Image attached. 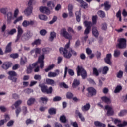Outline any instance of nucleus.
Instances as JSON below:
<instances>
[{
	"mask_svg": "<svg viewBox=\"0 0 127 127\" xmlns=\"http://www.w3.org/2000/svg\"><path fill=\"white\" fill-rule=\"evenodd\" d=\"M46 82L47 85H51V86H53L54 85L55 81L53 80V79H51L50 78H47L46 79Z\"/></svg>",
	"mask_w": 127,
	"mask_h": 127,
	"instance_id": "nucleus-24",
	"label": "nucleus"
},
{
	"mask_svg": "<svg viewBox=\"0 0 127 127\" xmlns=\"http://www.w3.org/2000/svg\"><path fill=\"white\" fill-rule=\"evenodd\" d=\"M21 104H22V101L19 100L15 102V103L14 104V106H15V108H16V109H17V108H18V106H20Z\"/></svg>",
	"mask_w": 127,
	"mask_h": 127,
	"instance_id": "nucleus-37",
	"label": "nucleus"
},
{
	"mask_svg": "<svg viewBox=\"0 0 127 127\" xmlns=\"http://www.w3.org/2000/svg\"><path fill=\"white\" fill-rule=\"evenodd\" d=\"M21 112V108L20 107H17L16 109L15 113L16 117H18V115Z\"/></svg>",
	"mask_w": 127,
	"mask_h": 127,
	"instance_id": "nucleus-46",
	"label": "nucleus"
},
{
	"mask_svg": "<svg viewBox=\"0 0 127 127\" xmlns=\"http://www.w3.org/2000/svg\"><path fill=\"white\" fill-rule=\"evenodd\" d=\"M55 127H63L62 125L59 123L56 122L55 123Z\"/></svg>",
	"mask_w": 127,
	"mask_h": 127,
	"instance_id": "nucleus-64",
	"label": "nucleus"
},
{
	"mask_svg": "<svg viewBox=\"0 0 127 127\" xmlns=\"http://www.w3.org/2000/svg\"><path fill=\"white\" fill-rule=\"evenodd\" d=\"M34 79L37 81H40L41 80V75L39 74H35L34 75Z\"/></svg>",
	"mask_w": 127,
	"mask_h": 127,
	"instance_id": "nucleus-48",
	"label": "nucleus"
},
{
	"mask_svg": "<svg viewBox=\"0 0 127 127\" xmlns=\"http://www.w3.org/2000/svg\"><path fill=\"white\" fill-rule=\"evenodd\" d=\"M40 88L42 93H46L47 90V86L46 85H41Z\"/></svg>",
	"mask_w": 127,
	"mask_h": 127,
	"instance_id": "nucleus-42",
	"label": "nucleus"
},
{
	"mask_svg": "<svg viewBox=\"0 0 127 127\" xmlns=\"http://www.w3.org/2000/svg\"><path fill=\"white\" fill-rule=\"evenodd\" d=\"M111 59H112V54H107L106 57L104 58V61L105 63L108 64V65H112V62H111Z\"/></svg>",
	"mask_w": 127,
	"mask_h": 127,
	"instance_id": "nucleus-13",
	"label": "nucleus"
},
{
	"mask_svg": "<svg viewBox=\"0 0 127 127\" xmlns=\"http://www.w3.org/2000/svg\"><path fill=\"white\" fill-rule=\"evenodd\" d=\"M12 66V63L11 62H5L3 63L1 68L3 70H8Z\"/></svg>",
	"mask_w": 127,
	"mask_h": 127,
	"instance_id": "nucleus-8",
	"label": "nucleus"
},
{
	"mask_svg": "<svg viewBox=\"0 0 127 127\" xmlns=\"http://www.w3.org/2000/svg\"><path fill=\"white\" fill-rule=\"evenodd\" d=\"M32 69H33V68L31 66V64H30L27 69V74H30L31 73H32Z\"/></svg>",
	"mask_w": 127,
	"mask_h": 127,
	"instance_id": "nucleus-43",
	"label": "nucleus"
},
{
	"mask_svg": "<svg viewBox=\"0 0 127 127\" xmlns=\"http://www.w3.org/2000/svg\"><path fill=\"white\" fill-rule=\"evenodd\" d=\"M98 14L100 17H102V18H104V17H105V12L103 11H99L98 12Z\"/></svg>",
	"mask_w": 127,
	"mask_h": 127,
	"instance_id": "nucleus-50",
	"label": "nucleus"
},
{
	"mask_svg": "<svg viewBox=\"0 0 127 127\" xmlns=\"http://www.w3.org/2000/svg\"><path fill=\"white\" fill-rule=\"evenodd\" d=\"M105 110H107V116H113L114 115V110L113 108L109 105H106L105 107Z\"/></svg>",
	"mask_w": 127,
	"mask_h": 127,
	"instance_id": "nucleus-12",
	"label": "nucleus"
},
{
	"mask_svg": "<svg viewBox=\"0 0 127 127\" xmlns=\"http://www.w3.org/2000/svg\"><path fill=\"white\" fill-rule=\"evenodd\" d=\"M80 4H81V7H83V8L86 9L88 6V4L87 3L84 2V0H81L80 2Z\"/></svg>",
	"mask_w": 127,
	"mask_h": 127,
	"instance_id": "nucleus-31",
	"label": "nucleus"
},
{
	"mask_svg": "<svg viewBox=\"0 0 127 127\" xmlns=\"http://www.w3.org/2000/svg\"><path fill=\"white\" fill-rule=\"evenodd\" d=\"M102 101L105 103V104H111V99L110 98L106 97L103 96L101 98Z\"/></svg>",
	"mask_w": 127,
	"mask_h": 127,
	"instance_id": "nucleus-19",
	"label": "nucleus"
},
{
	"mask_svg": "<svg viewBox=\"0 0 127 127\" xmlns=\"http://www.w3.org/2000/svg\"><path fill=\"white\" fill-rule=\"evenodd\" d=\"M102 30H107V23H104L102 25Z\"/></svg>",
	"mask_w": 127,
	"mask_h": 127,
	"instance_id": "nucleus-63",
	"label": "nucleus"
},
{
	"mask_svg": "<svg viewBox=\"0 0 127 127\" xmlns=\"http://www.w3.org/2000/svg\"><path fill=\"white\" fill-rule=\"evenodd\" d=\"M75 115L76 117H78V118H79L81 122H85V117H84L83 114L80 112L78 110H76L75 111Z\"/></svg>",
	"mask_w": 127,
	"mask_h": 127,
	"instance_id": "nucleus-15",
	"label": "nucleus"
},
{
	"mask_svg": "<svg viewBox=\"0 0 127 127\" xmlns=\"http://www.w3.org/2000/svg\"><path fill=\"white\" fill-rule=\"evenodd\" d=\"M77 76H81L83 80H85L86 78L87 77V71L84 69V67L82 66H79L78 65L77 66Z\"/></svg>",
	"mask_w": 127,
	"mask_h": 127,
	"instance_id": "nucleus-3",
	"label": "nucleus"
},
{
	"mask_svg": "<svg viewBox=\"0 0 127 127\" xmlns=\"http://www.w3.org/2000/svg\"><path fill=\"white\" fill-rule=\"evenodd\" d=\"M90 108H91V105H90V103H87L85 105L81 107V110L82 112H87V111L90 110Z\"/></svg>",
	"mask_w": 127,
	"mask_h": 127,
	"instance_id": "nucleus-17",
	"label": "nucleus"
},
{
	"mask_svg": "<svg viewBox=\"0 0 127 127\" xmlns=\"http://www.w3.org/2000/svg\"><path fill=\"white\" fill-rule=\"evenodd\" d=\"M48 113L49 115H56V109L54 108H51L48 110Z\"/></svg>",
	"mask_w": 127,
	"mask_h": 127,
	"instance_id": "nucleus-27",
	"label": "nucleus"
},
{
	"mask_svg": "<svg viewBox=\"0 0 127 127\" xmlns=\"http://www.w3.org/2000/svg\"><path fill=\"white\" fill-rule=\"evenodd\" d=\"M59 86H60V87H64L65 89H68V88H69L67 84L64 82L60 83Z\"/></svg>",
	"mask_w": 127,
	"mask_h": 127,
	"instance_id": "nucleus-53",
	"label": "nucleus"
},
{
	"mask_svg": "<svg viewBox=\"0 0 127 127\" xmlns=\"http://www.w3.org/2000/svg\"><path fill=\"white\" fill-rule=\"evenodd\" d=\"M30 37V32L25 33L23 32H18L16 38L15 40V43L17 42H20V40H27L29 39Z\"/></svg>",
	"mask_w": 127,
	"mask_h": 127,
	"instance_id": "nucleus-2",
	"label": "nucleus"
},
{
	"mask_svg": "<svg viewBox=\"0 0 127 127\" xmlns=\"http://www.w3.org/2000/svg\"><path fill=\"white\" fill-rule=\"evenodd\" d=\"M84 24H85V27H86L84 32H89L91 30V26L92 25V22L85 21L84 22Z\"/></svg>",
	"mask_w": 127,
	"mask_h": 127,
	"instance_id": "nucleus-11",
	"label": "nucleus"
},
{
	"mask_svg": "<svg viewBox=\"0 0 127 127\" xmlns=\"http://www.w3.org/2000/svg\"><path fill=\"white\" fill-rule=\"evenodd\" d=\"M117 45L120 49H124L127 47V40L123 38L119 39Z\"/></svg>",
	"mask_w": 127,
	"mask_h": 127,
	"instance_id": "nucleus-5",
	"label": "nucleus"
},
{
	"mask_svg": "<svg viewBox=\"0 0 127 127\" xmlns=\"http://www.w3.org/2000/svg\"><path fill=\"white\" fill-rule=\"evenodd\" d=\"M127 110H123L120 112V113L118 114V116L119 117H123V116L127 115Z\"/></svg>",
	"mask_w": 127,
	"mask_h": 127,
	"instance_id": "nucleus-33",
	"label": "nucleus"
},
{
	"mask_svg": "<svg viewBox=\"0 0 127 127\" xmlns=\"http://www.w3.org/2000/svg\"><path fill=\"white\" fill-rule=\"evenodd\" d=\"M47 5L49 9H52V8H53V7H54V6H55V5H54V3H53L51 1H49L47 3Z\"/></svg>",
	"mask_w": 127,
	"mask_h": 127,
	"instance_id": "nucleus-32",
	"label": "nucleus"
},
{
	"mask_svg": "<svg viewBox=\"0 0 127 127\" xmlns=\"http://www.w3.org/2000/svg\"><path fill=\"white\" fill-rule=\"evenodd\" d=\"M61 35L64 36L66 39L69 40V42L65 45L64 48L60 47L59 48V51L61 54H63V56L67 59H70V58L72 57V54L74 56H77V52L73 50V49H71L70 51H68V49L70 48V45L71 44L70 40L72 39V35L68 32H61Z\"/></svg>",
	"mask_w": 127,
	"mask_h": 127,
	"instance_id": "nucleus-1",
	"label": "nucleus"
},
{
	"mask_svg": "<svg viewBox=\"0 0 127 127\" xmlns=\"http://www.w3.org/2000/svg\"><path fill=\"white\" fill-rule=\"evenodd\" d=\"M98 19V16H92V24L95 25L97 23V19Z\"/></svg>",
	"mask_w": 127,
	"mask_h": 127,
	"instance_id": "nucleus-44",
	"label": "nucleus"
},
{
	"mask_svg": "<svg viewBox=\"0 0 127 127\" xmlns=\"http://www.w3.org/2000/svg\"><path fill=\"white\" fill-rule=\"evenodd\" d=\"M40 11L42 13H46V14H50V11L49 9L47 7L41 6L40 7Z\"/></svg>",
	"mask_w": 127,
	"mask_h": 127,
	"instance_id": "nucleus-14",
	"label": "nucleus"
},
{
	"mask_svg": "<svg viewBox=\"0 0 127 127\" xmlns=\"http://www.w3.org/2000/svg\"><path fill=\"white\" fill-rule=\"evenodd\" d=\"M54 64L49 65L47 68L45 69V72H46V73H47V72H49L50 70H52V69L54 68Z\"/></svg>",
	"mask_w": 127,
	"mask_h": 127,
	"instance_id": "nucleus-40",
	"label": "nucleus"
},
{
	"mask_svg": "<svg viewBox=\"0 0 127 127\" xmlns=\"http://www.w3.org/2000/svg\"><path fill=\"white\" fill-rule=\"evenodd\" d=\"M35 102V98H30L27 102V104L28 105V106H31L32 105H33V104H34V103Z\"/></svg>",
	"mask_w": 127,
	"mask_h": 127,
	"instance_id": "nucleus-21",
	"label": "nucleus"
},
{
	"mask_svg": "<svg viewBox=\"0 0 127 127\" xmlns=\"http://www.w3.org/2000/svg\"><path fill=\"white\" fill-rule=\"evenodd\" d=\"M52 87H50L49 89L47 88V91H46V94H51L52 93Z\"/></svg>",
	"mask_w": 127,
	"mask_h": 127,
	"instance_id": "nucleus-61",
	"label": "nucleus"
},
{
	"mask_svg": "<svg viewBox=\"0 0 127 127\" xmlns=\"http://www.w3.org/2000/svg\"><path fill=\"white\" fill-rule=\"evenodd\" d=\"M41 44V40L38 39L35 40L32 43V45L34 46V45H40Z\"/></svg>",
	"mask_w": 127,
	"mask_h": 127,
	"instance_id": "nucleus-36",
	"label": "nucleus"
},
{
	"mask_svg": "<svg viewBox=\"0 0 127 127\" xmlns=\"http://www.w3.org/2000/svg\"><path fill=\"white\" fill-rule=\"evenodd\" d=\"M56 37V33L51 32L50 37L49 38V41H52Z\"/></svg>",
	"mask_w": 127,
	"mask_h": 127,
	"instance_id": "nucleus-28",
	"label": "nucleus"
},
{
	"mask_svg": "<svg viewBox=\"0 0 127 127\" xmlns=\"http://www.w3.org/2000/svg\"><path fill=\"white\" fill-rule=\"evenodd\" d=\"M35 52L36 56H37V54H40L41 52V49L38 48H37L35 49Z\"/></svg>",
	"mask_w": 127,
	"mask_h": 127,
	"instance_id": "nucleus-58",
	"label": "nucleus"
},
{
	"mask_svg": "<svg viewBox=\"0 0 127 127\" xmlns=\"http://www.w3.org/2000/svg\"><path fill=\"white\" fill-rule=\"evenodd\" d=\"M127 126V122L124 121L122 124H119L117 126L119 127H124Z\"/></svg>",
	"mask_w": 127,
	"mask_h": 127,
	"instance_id": "nucleus-47",
	"label": "nucleus"
},
{
	"mask_svg": "<svg viewBox=\"0 0 127 127\" xmlns=\"http://www.w3.org/2000/svg\"><path fill=\"white\" fill-rule=\"evenodd\" d=\"M68 72L69 75L70 76H74L75 75V72H74V70L71 69H69L68 70V67H65L64 69V78L65 79L66 78V76H67V74Z\"/></svg>",
	"mask_w": 127,
	"mask_h": 127,
	"instance_id": "nucleus-10",
	"label": "nucleus"
},
{
	"mask_svg": "<svg viewBox=\"0 0 127 127\" xmlns=\"http://www.w3.org/2000/svg\"><path fill=\"white\" fill-rule=\"evenodd\" d=\"M12 42H9L6 47V49L5 51V53H9V52H11V44Z\"/></svg>",
	"mask_w": 127,
	"mask_h": 127,
	"instance_id": "nucleus-18",
	"label": "nucleus"
},
{
	"mask_svg": "<svg viewBox=\"0 0 127 127\" xmlns=\"http://www.w3.org/2000/svg\"><path fill=\"white\" fill-rule=\"evenodd\" d=\"M8 74L9 75L8 79L11 80L14 83H16L17 81V78L14 77L17 76V74L14 71H9L8 72Z\"/></svg>",
	"mask_w": 127,
	"mask_h": 127,
	"instance_id": "nucleus-6",
	"label": "nucleus"
},
{
	"mask_svg": "<svg viewBox=\"0 0 127 127\" xmlns=\"http://www.w3.org/2000/svg\"><path fill=\"white\" fill-rule=\"evenodd\" d=\"M18 54H12L10 55V57L13 58L14 59H15V58H18Z\"/></svg>",
	"mask_w": 127,
	"mask_h": 127,
	"instance_id": "nucleus-59",
	"label": "nucleus"
},
{
	"mask_svg": "<svg viewBox=\"0 0 127 127\" xmlns=\"http://www.w3.org/2000/svg\"><path fill=\"white\" fill-rule=\"evenodd\" d=\"M44 55H42L39 57L38 60L37 62L40 64V67L41 69L44 67Z\"/></svg>",
	"mask_w": 127,
	"mask_h": 127,
	"instance_id": "nucleus-9",
	"label": "nucleus"
},
{
	"mask_svg": "<svg viewBox=\"0 0 127 127\" xmlns=\"http://www.w3.org/2000/svg\"><path fill=\"white\" fill-rule=\"evenodd\" d=\"M104 7L105 10H109L111 8V5H109V2L106 1L104 2Z\"/></svg>",
	"mask_w": 127,
	"mask_h": 127,
	"instance_id": "nucleus-39",
	"label": "nucleus"
},
{
	"mask_svg": "<svg viewBox=\"0 0 127 127\" xmlns=\"http://www.w3.org/2000/svg\"><path fill=\"white\" fill-rule=\"evenodd\" d=\"M113 55L116 58L119 57L121 55V51L119 50H114Z\"/></svg>",
	"mask_w": 127,
	"mask_h": 127,
	"instance_id": "nucleus-34",
	"label": "nucleus"
},
{
	"mask_svg": "<svg viewBox=\"0 0 127 127\" xmlns=\"http://www.w3.org/2000/svg\"><path fill=\"white\" fill-rule=\"evenodd\" d=\"M116 17L119 18V21H122V17L121 16V11L119 10L116 13Z\"/></svg>",
	"mask_w": 127,
	"mask_h": 127,
	"instance_id": "nucleus-49",
	"label": "nucleus"
},
{
	"mask_svg": "<svg viewBox=\"0 0 127 127\" xmlns=\"http://www.w3.org/2000/svg\"><path fill=\"white\" fill-rule=\"evenodd\" d=\"M121 90H122V86H121L120 85H118L116 87L114 90V93H115V94H117V93H120V92H121Z\"/></svg>",
	"mask_w": 127,
	"mask_h": 127,
	"instance_id": "nucleus-41",
	"label": "nucleus"
},
{
	"mask_svg": "<svg viewBox=\"0 0 127 127\" xmlns=\"http://www.w3.org/2000/svg\"><path fill=\"white\" fill-rule=\"evenodd\" d=\"M57 20V17L56 16H54L52 19V20L49 22V24H53L55 21Z\"/></svg>",
	"mask_w": 127,
	"mask_h": 127,
	"instance_id": "nucleus-55",
	"label": "nucleus"
},
{
	"mask_svg": "<svg viewBox=\"0 0 127 127\" xmlns=\"http://www.w3.org/2000/svg\"><path fill=\"white\" fill-rule=\"evenodd\" d=\"M34 123V121L30 119H28L26 121V124L27 126H28V125H29V124H33Z\"/></svg>",
	"mask_w": 127,
	"mask_h": 127,
	"instance_id": "nucleus-56",
	"label": "nucleus"
},
{
	"mask_svg": "<svg viewBox=\"0 0 127 127\" xmlns=\"http://www.w3.org/2000/svg\"><path fill=\"white\" fill-rule=\"evenodd\" d=\"M43 53L44 54H47L49 53V48H44L42 49Z\"/></svg>",
	"mask_w": 127,
	"mask_h": 127,
	"instance_id": "nucleus-52",
	"label": "nucleus"
},
{
	"mask_svg": "<svg viewBox=\"0 0 127 127\" xmlns=\"http://www.w3.org/2000/svg\"><path fill=\"white\" fill-rule=\"evenodd\" d=\"M74 97V95L71 92H68L66 95L67 99H72Z\"/></svg>",
	"mask_w": 127,
	"mask_h": 127,
	"instance_id": "nucleus-54",
	"label": "nucleus"
},
{
	"mask_svg": "<svg viewBox=\"0 0 127 127\" xmlns=\"http://www.w3.org/2000/svg\"><path fill=\"white\" fill-rule=\"evenodd\" d=\"M123 75H124V72L122 70H119L116 74V77L118 78V79H121L123 78Z\"/></svg>",
	"mask_w": 127,
	"mask_h": 127,
	"instance_id": "nucleus-35",
	"label": "nucleus"
},
{
	"mask_svg": "<svg viewBox=\"0 0 127 127\" xmlns=\"http://www.w3.org/2000/svg\"><path fill=\"white\" fill-rule=\"evenodd\" d=\"M53 101V102H59V101H61V97L60 96H56L54 97Z\"/></svg>",
	"mask_w": 127,
	"mask_h": 127,
	"instance_id": "nucleus-57",
	"label": "nucleus"
},
{
	"mask_svg": "<svg viewBox=\"0 0 127 127\" xmlns=\"http://www.w3.org/2000/svg\"><path fill=\"white\" fill-rule=\"evenodd\" d=\"M94 125L96 126V127H106V124L102 123L99 121H95Z\"/></svg>",
	"mask_w": 127,
	"mask_h": 127,
	"instance_id": "nucleus-23",
	"label": "nucleus"
},
{
	"mask_svg": "<svg viewBox=\"0 0 127 127\" xmlns=\"http://www.w3.org/2000/svg\"><path fill=\"white\" fill-rule=\"evenodd\" d=\"M79 85H80V80L77 79H74L72 83L73 88H76V87H78Z\"/></svg>",
	"mask_w": 127,
	"mask_h": 127,
	"instance_id": "nucleus-25",
	"label": "nucleus"
},
{
	"mask_svg": "<svg viewBox=\"0 0 127 127\" xmlns=\"http://www.w3.org/2000/svg\"><path fill=\"white\" fill-rule=\"evenodd\" d=\"M21 20H22V16H21L19 17L18 18H17L14 21V24H16L18 21H20Z\"/></svg>",
	"mask_w": 127,
	"mask_h": 127,
	"instance_id": "nucleus-60",
	"label": "nucleus"
},
{
	"mask_svg": "<svg viewBox=\"0 0 127 127\" xmlns=\"http://www.w3.org/2000/svg\"><path fill=\"white\" fill-rule=\"evenodd\" d=\"M109 71V67L108 66H104L102 68V74L103 75H107Z\"/></svg>",
	"mask_w": 127,
	"mask_h": 127,
	"instance_id": "nucleus-30",
	"label": "nucleus"
},
{
	"mask_svg": "<svg viewBox=\"0 0 127 127\" xmlns=\"http://www.w3.org/2000/svg\"><path fill=\"white\" fill-rule=\"evenodd\" d=\"M26 62H27V59H26V57L21 58L20 64L22 66H24V65H25V63H26Z\"/></svg>",
	"mask_w": 127,
	"mask_h": 127,
	"instance_id": "nucleus-29",
	"label": "nucleus"
},
{
	"mask_svg": "<svg viewBox=\"0 0 127 127\" xmlns=\"http://www.w3.org/2000/svg\"><path fill=\"white\" fill-rule=\"evenodd\" d=\"M75 15L76 16V20L77 22H80L81 21V10H80L79 11H77L75 13Z\"/></svg>",
	"mask_w": 127,
	"mask_h": 127,
	"instance_id": "nucleus-20",
	"label": "nucleus"
},
{
	"mask_svg": "<svg viewBox=\"0 0 127 127\" xmlns=\"http://www.w3.org/2000/svg\"><path fill=\"white\" fill-rule=\"evenodd\" d=\"M57 73H56V72H49L48 74V77H49V78H51V77H56V76H57Z\"/></svg>",
	"mask_w": 127,
	"mask_h": 127,
	"instance_id": "nucleus-38",
	"label": "nucleus"
},
{
	"mask_svg": "<svg viewBox=\"0 0 127 127\" xmlns=\"http://www.w3.org/2000/svg\"><path fill=\"white\" fill-rule=\"evenodd\" d=\"M60 121L63 124H66L67 123V118L65 115H62L60 117Z\"/></svg>",
	"mask_w": 127,
	"mask_h": 127,
	"instance_id": "nucleus-22",
	"label": "nucleus"
},
{
	"mask_svg": "<svg viewBox=\"0 0 127 127\" xmlns=\"http://www.w3.org/2000/svg\"><path fill=\"white\" fill-rule=\"evenodd\" d=\"M88 93L87 94V97L89 98H91V97H93V96H96L97 95V90L94 88V87H89L87 89Z\"/></svg>",
	"mask_w": 127,
	"mask_h": 127,
	"instance_id": "nucleus-7",
	"label": "nucleus"
},
{
	"mask_svg": "<svg viewBox=\"0 0 127 127\" xmlns=\"http://www.w3.org/2000/svg\"><path fill=\"white\" fill-rule=\"evenodd\" d=\"M33 0H29L28 3V7L24 11L25 14H26L28 16L32 13V10H33L32 2H33Z\"/></svg>",
	"mask_w": 127,
	"mask_h": 127,
	"instance_id": "nucleus-4",
	"label": "nucleus"
},
{
	"mask_svg": "<svg viewBox=\"0 0 127 127\" xmlns=\"http://www.w3.org/2000/svg\"><path fill=\"white\" fill-rule=\"evenodd\" d=\"M39 17L41 20H47V16L44 15H40Z\"/></svg>",
	"mask_w": 127,
	"mask_h": 127,
	"instance_id": "nucleus-51",
	"label": "nucleus"
},
{
	"mask_svg": "<svg viewBox=\"0 0 127 127\" xmlns=\"http://www.w3.org/2000/svg\"><path fill=\"white\" fill-rule=\"evenodd\" d=\"M35 22L34 21H27V20H25L22 23L23 26L24 27H27V26L29 25H34Z\"/></svg>",
	"mask_w": 127,
	"mask_h": 127,
	"instance_id": "nucleus-16",
	"label": "nucleus"
},
{
	"mask_svg": "<svg viewBox=\"0 0 127 127\" xmlns=\"http://www.w3.org/2000/svg\"><path fill=\"white\" fill-rule=\"evenodd\" d=\"M7 22L8 23H10L11 22V19H12V13L11 12H9L7 14Z\"/></svg>",
	"mask_w": 127,
	"mask_h": 127,
	"instance_id": "nucleus-26",
	"label": "nucleus"
},
{
	"mask_svg": "<svg viewBox=\"0 0 127 127\" xmlns=\"http://www.w3.org/2000/svg\"><path fill=\"white\" fill-rule=\"evenodd\" d=\"M13 124H14V121L11 120L7 123V127H11V126H13Z\"/></svg>",
	"mask_w": 127,
	"mask_h": 127,
	"instance_id": "nucleus-62",
	"label": "nucleus"
},
{
	"mask_svg": "<svg viewBox=\"0 0 127 127\" xmlns=\"http://www.w3.org/2000/svg\"><path fill=\"white\" fill-rule=\"evenodd\" d=\"M93 75H95V76H99V71H98V69H97L95 67L93 68Z\"/></svg>",
	"mask_w": 127,
	"mask_h": 127,
	"instance_id": "nucleus-45",
	"label": "nucleus"
}]
</instances>
